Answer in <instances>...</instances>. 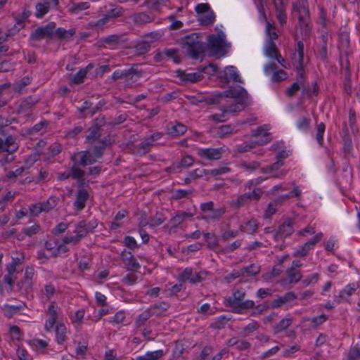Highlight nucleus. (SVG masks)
<instances>
[{
    "label": "nucleus",
    "mask_w": 360,
    "mask_h": 360,
    "mask_svg": "<svg viewBox=\"0 0 360 360\" xmlns=\"http://www.w3.org/2000/svg\"><path fill=\"white\" fill-rule=\"evenodd\" d=\"M269 134L267 130L264 127H259L257 129L252 130V136L256 138L260 137L259 139L255 141V143L257 145H264L270 141V139L269 138Z\"/></svg>",
    "instance_id": "28"
},
{
    "label": "nucleus",
    "mask_w": 360,
    "mask_h": 360,
    "mask_svg": "<svg viewBox=\"0 0 360 360\" xmlns=\"http://www.w3.org/2000/svg\"><path fill=\"white\" fill-rule=\"evenodd\" d=\"M260 325L258 322L252 321L248 325L241 329L240 335L243 337H247L259 328Z\"/></svg>",
    "instance_id": "49"
},
{
    "label": "nucleus",
    "mask_w": 360,
    "mask_h": 360,
    "mask_svg": "<svg viewBox=\"0 0 360 360\" xmlns=\"http://www.w3.org/2000/svg\"><path fill=\"white\" fill-rule=\"evenodd\" d=\"M297 53L294 54L295 60L297 62L296 66L297 70V81L301 84H304V71L303 68V60H304V44L301 41L297 42Z\"/></svg>",
    "instance_id": "7"
},
{
    "label": "nucleus",
    "mask_w": 360,
    "mask_h": 360,
    "mask_svg": "<svg viewBox=\"0 0 360 360\" xmlns=\"http://www.w3.org/2000/svg\"><path fill=\"white\" fill-rule=\"evenodd\" d=\"M261 197L259 190H254L252 192L244 193L239 195L237 198L232 200L229 205L235 209H239L248 204L252 200H258Z\"/></svg>",
    "instance_id": "6"
},
{
    "label": "nucleus",
    "mask_w": 360,
    "mask_h": 360,
    "mask_svg": "<svg viewBox=\"0 0 360 360\" xmlns=\"http://www.w3.org/2000/svg\"><path fill=\"white\" fill-rule=\"evenodd\" d=\"M89 231L86 229V221H80L75 227L74 233L77 235L81 240L86 237Z\"/></svg>",
    "instance_id": "50"
},
{
    "label": "nucleus",
    "mask_w": 360,
    "mask_h": 360,
    "mask_svg": "<svg viewBox=\"0 0 360 360\" xmlns=\"http://www.w3.org/2000/svg\"><path fill=\"white\" fill-rule=\"evenodd\" d=\"M71 160L74 163L79 164L80 166L92 165L97 160L90 150L75 153L71 156Z\"/></svg>",
    "instance_id": "12"
},
{
    "label": "nucleus",
    "mask_w": 360,
    "mask_h": 360,
    "mask_svg": "<svg viewBox=\"0 0 360 360\" xmlns=\"http://www.w3.org/2000/svg\"><path fill=\"white\" fill-rule=\"evenodd\" d=\"M299 27L301 31L302 39L309 38L311 34V27L309 20H299Z\"/></svg>",
    "instance_id": "51"
},
{
    "label": "nucleus",
    "mask_w": 360,
    "mask_h": 360,
    "mask_svg": "<svg viewBox=\"0 0 360 360\" xmlns=\"http://www.w3.org/2000/svg\"><path fill=\"white\" fill-rule=\"evenodd\" d=\"M92 68L91 65H89L85 69H82L79 72H77L75 75H74L72 79V82L74 84H80L84 82V79L85 78L86 73L89 69Z\"/></svg>",
    "instance_id": "54"
},
{
    "label": "nucleus",
    "mask_w": 360,
    "mask_h": 360,
    "mask_svg": "<svg viewBox=\"0 0 360 360\" xmlns=\"http://www.w3.org/2000/svg\"><path fill=\"white\" fill-rule=\"evenodd\" d=\"M207 42L210 50L214 56H222L225 55V34L222 32H218L217 34L209 35Z\"/></svg>",
    "instance_id": "5"
},
{
    "label": "nucleus",
    "mask_w": 360,
    "mask_h": 360,
    "mask_svg": "<svg viewBox=\"0 0 360 360\" xmlns=\"http://www.w3.org/2000/svg\"><path fill=\"white\" fill-rule=\"evenodd\" d=\"M34 270L32 267H27L25 271L23 279L17 283L18 290L21 292L28 293L32 291Z\"/></svg>",
    "instance_id": "10"
},
{
    "label": "nucleus",
    "mask_w": 360,
    "mask_h": 360,
    "mask_svg": "<svg viewBox=\"0 0 360 360\" xmlns=\"http://www.w3.org/2000/svg\"><path fill=\"white\" fill-rule=\"evenodd\" d=\"M224 76L226 80L234 82H242L237 70L233 66L226 67L224 71Z\"/></svg>",
    "instance_id": "33"
},
{
    "label": "nucleus",
    "mask_w": 360,
    "mask_h": 360,
    "mask_svg": "<svg viewBox=\"0 0 360 360\" xmlns=\"http://www.w3.org/2000/svg\"><path fill=\"white\" fill-rule=\"evenodd\" d=\"M166 58L172 59L176 64L181 62L180 57L178 54V50L175 49H165L163 51L155 56V58L158 60H160Z\"/></svg>",
    "instance_id": "26"
},
{
    "label": "nucleus",
    "mask_w": 360,
    "mask_h": 360,
    "mask_svg": "<svg viewBox=\"0 0 360 360\" xmlns=\"http://www.w3.org/2000/svg\"><path fill=\"white\" fill-rule=\"evenodd\" d=\"M215 19V15L213 11L210 9L206 13H203L200 16H198V20L200 22L201 25H209L214 22Z\"/></svg>",
    "instance_id": "45"
},
{
    "label": "nucleus",
    "mask_w": 360,
    "mask_h": 360,
    "mask_svg": "<svg viewBox=\"0 0 360 360\" xmlns=\"http://www.w3.org/2000/svg\"><path fill=\"white\" fill-rule=\"evenodd\" d=\"M90 5L89 2L72 3L69 6V11L72 13H78L79 12L88 9Z\"/></svg>",
    "instance_id": "53"
},
{
    "label": "nucleus",
    "mask_w": 360,
    "mask_h": 360,
    "mask_svg": "<svg viewBox=\"0 0 360 360\" xmlns=\"http://www.w3.org/2000/svg\"><path fill=\"white\" fill-rule=\"evenodd\" d=\"M225 96L231 99L228 104L222 106L220 113L213 114L210 119L217 122H224L228 119L227 113L243 110L250 104L247 91L241 86L231 88L225 91Z\"/></svg>",
    "instance_id": "1"
},
{
    "label": "nucleus",
    "mask_w": 360,
    "mask_h": 360,
    "mask_svg": "<svg viewBox=\"0 0 360 360\" xmlns=\"http://www.w3.org/2000/svg\"><path fill=\"white\" fill-rule=\"evenodd\" d=\"M169 304L167 302H162L158 304H155L149 307L152 315L160 316L164 314V313L169 309Z\"/></svg>",
    "instance_id": "40"
},
{
    "label": "nucleus",
    "mask_w": 360,
    "mask_h": 360,
    "mask_svg": "<svg viewBox=\"0 0 360 360\" xmlns=\"http://www.w3.org/2000/svg\"><path fill=\"white\" fill-rule=\"evenodd\" d=\"M134 22L137 25H142L146 23L153 22L155 20V16L152 12H140L134 13L131 16Z\"/></svg>",
    "instance_id": "23"
},
{
    "label": "nucleus",
    "mask_w": 360,
    "mask_h": 360,
    "mask_svg": "<svg viewBox=\"0 0 360 360\" xmlns=\"http://www.w3.org/2000/svg\"><path fill=\"white\" fill-rule=\"evenodd\" d=\"M101 136V127L98 125L92 126L89 129V134L86 137V141L89 143H93L97 139H98Z\"/></svg>",
    "instance_id": "41"
},
{
    "label": "nucleus",
    "mask_w": 360,
    "mask_h": 360,
    "mask_svg": "<svg viewBox=\"0 0 360 360\" xmlns=\"http://www.w3.org/2000/svg\"><path fill=\"white\" fill-rule=\"evenodd\" d=\"M224 151L222 148H200L197 150V155L202 159L217 160L221 158Z\"/></svg>",
    "instance_id": "15"
},
{
    "label": "nucleus",
    "mask_w": 360,
    "mask_h": 360,
    "mask_svg": "<svg viewBox=\"0 0 360 360\" xmlns=\"http://www.w3.org/2000/svg\"><path fill=\"white\" fill-rule=\"evenodd\" d=\"M55 28V22H49L45 26L39 27L35 29L34 31L31 34L30 37L32 39L37 41L51 38L53 36Z\"/></svg>",
    "instance_id": "8"
},
{
    "label": "nucleus",
    "mask_w": 360,
    "mask_h": 360,
    "mask_svg": "<svg viewBox=\"0 0 360 360\" xmlns=\"http://www.w3.org/2000/svg\"><path fill=\"white\" fill-rule=\"evenodd\" d=\"M29 345L34 349H45L48 346V342L40 339H32L29 341Z\"/></svg>",
    "instance_id": "58"
},
{
    "label": "nucleus",
    "mask_w": 360,
    "mask_h": 360,
    "mask_svg": "<svg viewBox=\"0 0 360 360\" xmlns=\"http://www.w3.org/2000/svg\"><path fill=\"white\" fill-rule=\"evenodd\" d=\"M295 9L298 13L299 20H309V11L305 1H300L298 5L295 6Z\"/></svg>",
    "instance_id": "37"
},
{
    "label": "nucleus",
    "mask_w": 360,
    "mask_h": 360,
    "mask_svg": "<svg viewBox=\"0 0 360 360\" xmlns=\"http://www.w3.org/2000/svg\"><path fill=\"white\" fill-rule=\"evenodd\" d=\"M182 47L193 58H197L204 51L202 38L198 33H192L181 39Z\"/></svg>",
    "instance_id": "3"
},
{
    "label": "nucleus",
    "mask_w": 360,
    "mask_h": 360,
    "mask_svg": "<svg viewBox=\"0 0 360 360\" xmlns=\"http://www.w3.org/2000/svg\"><path fill=\"white\" fill-rule=\"evenodd\" d=\"M294 231V222L292 219H286L274 234V238L278 240L283 238L290 236Z\"/></svg>",
    "instance_id": "17"
},
{
    "label": "nucleus",
    "mask_w": 360,
    "mask_h": 360,
    "mask_svg": "<svg viewBox=\"0 0 360 360\" xmlns=\"http://www.w3.org/2000/svg\"><path fill=\"white\" fill-rule=\"evenodd\" d=\"M163 355V351L159 349L154 352H148L145 355L137 356L135 360H159Z\"/></svg>",
    "instance_id": "43"
},
{
    "label": "nucleus",
    "mask_w": 360,
    "mask_h": 360,
    "mask_svg": "<svg viewBox=\"0 0 360 360\" xmlns=\"http://www.w3.org/2000/svg\"><path fill=\"white\" fill-rule=\"evenodd\" d=\"M101 42L103 46H108L111 48H114L116 46L122 43V35L120 34H112L103 37L101 39Z\"/></svg>",
    "instance_id": "36"
},
{
    "label": "nucleus",
    "mask_w": 360,
    "mask_h": 360,
    "mask_svg": "<svg viewBox=\"0 0 360 360\" xmlns=\"http://www.w3.org/2000/svg\"><path fill=\"white\" fill-rule=\"evenodd\" d=\"M292 322V319L290 317L283 319L274 327V332L275 333H279L285 330L291 325Z\"/></svg>",
    "instance_id": "47"
},
{
    "label": "nucleus",
    "mask_w": 360,
    "mask_h": 360,
    "mask_svg": "<svg viewBox=\"0 0 360 360\" xmlns=\"http://www.w3.org/2000/svg\"><path fill=\"white\" fill-rule=\"evenodd\" d=\"M0 141L2 143L1 152L7 151L12 153L18 148V145L15 143V140L13 136H8L5 141L0 138Z\"/></svg>",
    "instance_id": "31"
},
{
    "label": "nucleus",
    "mask_w": 360,
    "mask_h": 360,
    "mask_svg": "<svg viewBox=\"0 0 360 360\" xmlns=\"http://www.w3.org/2000/svg\"><path fill=\"white\" fill-rule=\"evenodd\" d=\"M325 132V124L321 122L317 125L316 139L320 146L323 144V134Z\"/></svg>",
    "instance_id": "63"
},
{
    "label": "nucleus",
    "mask_w": 360,
    "mask_h": 360,
    "mask_svg": "<svg viewBox=\"0 0 360 360\" xmlns=\"http://www.w3.org/2000/svg\"><path fill=\"white\" fill-rule=\"evenodd\" d=\"M296 299V295L292 292H289L285 293L283 296L279 297L275 300H274L271 302L272 308H278L287 302L293 301Z\"/></svg>",
    "instance_id": "30"
},
{
    "label": "nucleus",
    "mask_w": 360,
    "mask_h": 360,
    "mask_svg": "<svg viewBox=\"0 0 360 360\" xmlns=\"http://www.w3.org/2000/svg\"><path fill=\"white\" fill-rule=\"evenodd\" d=\"M243 276L246 275L252 277L257 275L260 272V266L256 264H252L246 267L241 269Z\"/></svg>",
    "instance_id": "48"
},
{
    "label": "nucleus",
    "mask_w": 360,
    "mask_h": 360,
    "mask_svg": "<svg viewBox=\"0 0 360 360\" xmlns=\"http://www.w3.org/2000/svg\"><path fill=\"white\" fill-rule=\"evenodd\" d=\"M76 33L75 28L65 30L62 27H59L57 30H54L53 35L56 36L58 39L60 40H68L70 39L73 35Z\"/></svg>",
    "instance_id": "34"
},
{
    "label": "nucleus",
    "mask_w": 360,
    "mask_h": 360,
    "mask_svg": "<svg viewBox=\"0 0 360 360\" xmlns=\"http://www.w3.org/2000/svg\"><path fill=\"white\" fill-rule=\"evenodd\" d=\"M89 198V193L86 188H79L77 190L76 200L74 202V206L77 211H81L85 207Z\"/></svg>",
    "instance_id": "20"
},
{
    "label": "nucleus",
    "mask_w": 360,
    "mask_h": 360,
    "mask_svg": "<svg viewBox=\"0 0 360 360\" xmlns=\"http://www.w3.org/2000/svg\"><path fill=\"white\" fill-rule=\"evenodd\" d=\"M141 76V73L137 70L135 68H131L128 70H126L124 72H120V71H115L112 74V79L114 80L124 78L126 80L128 79H134L136 80Z\"/></svg>",
    "instance_id": "21"
},
{
    "label": "nucleus",
    "mask_w": 360,
    "mask_h": 360,
    "mask_svg": "<svg viewBox=\"0 0 360 360\" xmlns=\"http://www.w3.org/2000/svg\"><path fill=\"white\" fill-rule=\"evenodd\" d=\"M194 215L195 213L191 212H177L176 214L170 219L169 224L172 227L176 228L186 219L191 218Z\"/></svg>",
    "instance_id": "25"
},
{
    "label": "nucleus",
    "mask_w": 360,
    "mask_h": 360,
    "mask_svg": "<svg viewBox=\"0 0 360 360\" xmlns=\"http://www.w3.org/2000/svg\"><path fill=\"white\" fill-rule=\"evenodd\" d=\"M124 10L122 7H116L115 8L108 11L106 14L110 20H114L116 18L120 17L123 15Z\"/></svg>",
    "instance_id": "64"
},
{
    "label": "nucleus",
    "mask_w": 360,
    "mask_h": 360,
    "mask_svg": "<svg viewBox=\"0 0 360 360\" xmlns=\"http://www.w3.org/2000/svg\"><path fill=\"white\" fill-rule=\"evenodd\" d=\"M31 82V78L29 76H25L17 82H15L14 86V91L15 92L20 93L22 89L30 84Z\"/></svg>",
    "instance_id": "57"
},
{
    "label": "nucleus",
    "mask_w": 360,
    "mask_h": 360,
    "mask_svg": "<svg viewBox=\"0 0 360 360\" xmlns=\"http://www.w3.org/2000/svg\"><path fill=\"white\" fill-rule=\"evenodd\" d=\"M264 55L271 58L275 59L277 62L281 65L282 67L287 68L285 64V59L279 53V51L274 43V41H266L264 48Z\"/></svg>",
    "instance_id": "11"
},
{
    "label": "nucleus",
    "mask_w": 360,
    "mask_h": 360,
    "mask_svg": "<svg viewBox=\"0 0 360 360\" xmlns=\"http://www.w3.org/2000/svg\"><path fill=\"white\" fill-rule=\"evenodd\" d=\"M200 209L203 213V215L201 217V219L205 220L207 222L218 221L226 213L225 207L216 208L212 201L201 203Z\"/></svg>",
    "instance_id": "4"
},
{
    "label": "nucleus",
    "mask_w": 360,
    "mask_h": 360,
    "mask_svg": "<svg viewBox=\"0 0 360 360\" xmlns=\"http://www.w3.org/2000/svg\"><path fill=\"white\" fill-rule=\"evenodd\" d=\"M284 1L285 0H273L276 11V18L281 25L286 22Z\"/></svg>",
    "instance_id": "27"
},
{
    "label": "nucleus",
    "mask_w": 360,
    "mask_h": 360,
    "mask_svg": "<svg viewBox=\"0 0 360 360\" xmlns=\"http://www.w3.org/2000/svg\"><path fill=\"white\" fill-rule=\"evenodd\" d=\"M152 313L150 310V309H147L145 311H143L141 314L139 315L137 319L135 321V325L137 328H140L145 325L146 321L152 317Z\"/></svg>",
    "instance_id": "46"
},
{
    "label": "nucleus",
    "mask_w": 360,
    "mask_h": 360,
    "mask_svg": "<svg viewBox=\"0 0 360 360\" xmlns=\"http://www.w3.org/2000/svg\"><path fill=\"white\" fill-rule=\"evenodd\" d=\"M259 228V224L257 221L255 219H251L250 220L246 221L243 224L240 226V230L242 232H245L247 233H254Z\"/></svg>",
    "instance_id": "39"
},
{
    "label": "nucleus",
    "mask_w": 360,
    "mask_h": 360,
    "mask_svg": "<svg viewBox=\"0 0 360 360\" xmlns=\"http://www.w3.org/2000/svg\"><path fill=\"white\" fill-rule=\"evenodd\" d=\"M79 166H80L79 164H75L73 162V165L70 169L71 177L75 179H80L82 177H84L85 175V172L80 169Z\"/></svg>",
    "instance_id": "56"
},
{
    "label": "nucleus",
    "mask_w": 360,
    "mask_h": 360,
    "mask_svg": "<svg viewBox=\"0 0 360 360\" xmlns=\"http://www.w3.org/2000/svg\"><path fill=\"white\" fill-rule=\"evenodd\" d=\"M50 8V3L47 1L40 2L36 6V16L42 18L46 14Z\"/></svg>",
    "instance_id": "52"
},
{
    "label": "nucleus",
    "mask_w": 360,
    "mask_h": 360,
    "mask_svg": "<svg viewBox=\"0 0 360 360\" xmlns=\"http://www.w3.org/2000/svg\"><path fill=\"white\" fill-rule=\"evenodd\" d=\"M282 148L281 143H275L271 146V150L277 152V158L280 160L289 156V151Z\"/></svg>",
    "instance_id": "55"
},
{
    "label": "nucleus",
    "mask_w": 360,
    "mask_h": 360,
    "mask_svg": "<svg viewBox=\"0 0 360 360\" xmlns=\"http://www.w3.org/2000/svg\"><path fill=\"white\" fill-rule=\"evenodd\" d=\"M153 143L151 140H150L148 137H146L144 140H143L138 146L139 153H146L150 149Z\"/></svg>",
    "instance_id": "60"
},
{
    "label": "nucleus",
    "mask_w": 360,
    "mask_h": 360,
    "mask_svg": "<svg viewBox=\"0 0 360 360\" xmlns=\"http://www.w3.org/2000/svg\"><path fill=\"white\" fill-rule=\"evenodd\" d=\"M178 76L185 82H196L202 79V75L198 72L186 73L183 71H178Z\"/></svg>",
    "instance_id": "35"
},
{
    "label": "nucleus",
    "mask_w": 360,
    "mask_h": 360,
    "mask_svg": "<svg viewBox=\"0 0 360 360\" xmlns=\"http://www.w3.org/2000/svg\"><path fill=\"white\" fill-rule=\"evenodd\" d=\"M206 274L205 272L202 271L193 273L191 268H186L179 276V279L182 282L188 281L191 283H197L202 281L205 278Z\"/></svg>",
    "instance_id": "13"
},
{
    "label": "nucleus",
    "mask_w": 360,
    "mask_h": 360,
    "mask_svg": "<svg viewBox=\"0 0 360 360\" xmlns=\"http://www.w3.org/2000/svg\"><path fill=\"white\" fill-rule=\"evenodd\" d=\"M322 237V233H319L311 239L306 242L302 246L297 249L294 255L295 256H306L309 250L313 249L315 245L321 240Z\"/></svg>",
    "instance_id": "18"
},
{
    "label": "nucleus",
    "mask_w": 360,
    "mask_h": 360,
    "mask_svg": "<svg viewBox=\"0 0 360 360\" xmlns=\"http://www.w3.org/2000/svg\"><path fill=\"white\" fill-rule=\"evenodd\" d=\"M110 142L108 140H107L106 139H103L101 142H99L98 145H96L94 147L91 153L93 154L94 158L96 160H98V158H100L102 156L103 151L105 150V148L108 145H110Z\"/></svg>",
    "instance_id": "44"
},
{
    "label": "nucleus",
    "mask_w": 360,
    "mask_h": 360,
    "mask_svg": "<svg viewBox=\"0 0 360 360\" xmlns=\"http://www.w3.org/2000/svg\"><path fill=\"white\" fill-rule=\"evenodd\" d=\"M285 274L289 283H296L301 281L302 275L299 269H288Z\"/></svg>",
    "instance_id": "42"
},
{
    "label": "nucleus",
    "mask_w": 360,
    "mask_h": 360,
    "mask_svg": "<svg viewBox=\"0 0 360 360\" xmlns=\"http://www.w3.org/2000/svg\"><path fill=\"white\" fill-rule=\"evenodd\" d=\"M60 313V309L57 304L55 302H51L48 307L47 315L49 316V319L45 323V329L47 331L51 330L54 325L57 323L56 321L59 318Z\"/></svg>",
    "instance_id": "14"
},
{
    "label": "nucleus",
    "mask_w": 360,
    "mask_h": 360,
    "mask_svg": "<svg viewBox=\"0 0 360 360\" xmlns=\"http://www.w3.org/2000/svg\"><path fill=\"white\" fill-rule=\"evenodd\" d=\"M360 359V345H356L348 352L347 360H358Z\"/></svg>",
    "instance_id": "62"
},
{
    "label": "nucleus",
    "mask_w": 360,
    "mask_h": 360,
    "mask_svg": "<svg viewBox=\"0 0 360 360\" xmlns=\"http://www.w3.org/2000/svg\"><path fill=\"white\" fill-rule=\"evenodd\" d=\"M186 130V126L179 122L169 123L167 126V133L173 137H177L184 134Z\"/></svg>",
    "instance_id": "24"
},
{
    "label": "nucleus",
    "mask_w": 360,
    "mask_h": 360,
    "mask_svg": "<svg viewBox=\"0 0 360 360\" xmlns=\"http://www.w3.org/2000/svg\"><path fill=\"white\" fill-rule=\"evenodd\" d=\"M300 89H303V91L305 92V88L304 84H301L299 82H294L291 84V86L286 89V94L288 96H294Z\"/></svg>",
    "instance_id": "59"
},
{
    "label": "nucleus",
    "mask_w": 360,
    "mask_h": 360,
    "mask_svg": "<svg viewBox=\"0 0 360 360\" xmlns=\"http://www.w3.org/2000/svg\"><path fill=\"white\" fill-rule=\"evenodd\" d=\"M121 258L125 268L128 271H136L141 266L136 259L130 252L123 251L121 254Z\"/></svg>",
    "instance_id": "19"
},
{
    "label": "nucleus",
    "mask_w": 360,
    "mask_h": 360,
    "mask_svg": "<svg viewBox=\"0 0 360 360\" xmlns=\"http://www.w3.org/2000/svg\"><path fill=\"white\" fill-rule=\"evenodd\" d=\"M214 133L219 138H225L231 134L236 133V127L231 124L221 125L215 128Z\"/></svg>",
    "instance_id": "29"
},
{
    "label": "nucleus",
    "mask_w": 360,
    "mask_h": 360,
    "mask_svg": "<svg viewBox=\"0 0 360 360\" xmlns=\"http://www.w3.org/2000/svg\"><path fill=\"white\" fill-rule=\"evenodd\" d=\"M262 15L263 18L266 20V33L267 35V39L266 41H274V40L277 39L278 37V35L277 32H276V27L274 23H271L270 22L267 21L266 20V15L264 12H262Z\"/></svg>",
    "instance_id": "32"
},
{
    "label": "nucleus",
    "mask_w": 360,
    "mask_h": 360,
    "mask_svg": "<svg viewBox=\"0 0 360 360\" xmlns=\"http://www.w3.org/2000/svg\"><path fill=\"white\" fill-rule=\"evenodd\" d=\"M283 165V162L278 160L271 165L262 167L261 171L264 174H269L273 178H282L285 176L286 171L284 169L279 170V168Z\"/></svg>",
    "instance_id": "16"
},
{
    "label": "nucleus",
    "mask_w": 360,
    "mask_h": 360,
    "mask_svg": "<svg viewBox=\"0 0 360 360\" xmlns=\"http://www.w3.org/2000/svg\"><path fill=\"white\" fill-rule=\"evenodd\" d=\"M359 288V285L358 283H353L347 285L340 292L337 302L340 303L341 302L348 301L349 297L352 296Z\"/></svg>",
    "instance_id": "22"
},
{
    "label": "nucleus",
    "mask_w": 360,
    "mask_h": 360,
    "mask_svg": "<svg viewBox=\"0 0 360 360\" xmlns=\"http://www.w3.org/2000/svg\"><path fill=\"white\" fill-rule=\"evenodd\" d=\"M45 248L50 252L51 257H56L63 253L67 252L69 249L67 245L56 238H51L45 243Z\"/></svg>",
    "instance_id": "9"
},
{
    "label": "nucleus",
    "mask_w": 360,
    "mask_h": 360,
    "mask_svg": "<svg viewBox=\"0 0 360 360\" xmlns=\"http://www.w3.org/2000/svg\"><path fill=\"white\" fill-rule=\"evenodd\" d=\"M246 292L243 289L235 290L226 300L227 305L236 314H243L249 309L254 308L255 302L245 300Z\"/></svg>",
    "instance_id": "2"
},
{
    "label": "nucleus",
    "mask_w": 360,
    "mask_h": 360,
    "mask_svg": "<svg viewBox=\"0 0 360 360\" xmlns=\"http://www.w3.org/2000/svg\"><path fill=\"white\" fill-rule=\"evenodd\" d=\"M56 338L58 344H63L67 340V328L63 323H57L56 326Z\"/></svg>",
    "instance_id": "38"
},
{
    "label": "nucleus",
    "mask_w": 360,
    "mask_h": 360,
    "mask_svg": "<svg viewBox=\"0 0 360 360\" xmlns=\"http://www.w3.org/2000/svg\"><path fill=\"white\" fill-rule=\"evenodd\" d=\"M240 166L241 168L245 169L246 171L252 172L257 169H258L260 166L259 162L252 161V162H245L243 161L240 162Z\"/></svg>",
    "instance_id": "61"
}]
</instances>
